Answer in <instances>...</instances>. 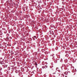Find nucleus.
<instances>
[{
    "label": "nucleus",
    "mask_w": 77,
    "mask_h": 77,
    "mask_svg": "<svg viewBox=\"0 0 77 77\" xmlns=\"http://www.w3.org/2000/svg\"><path fill=\"white\" fill-rule=\"evenodd\" d=\"M6 39H7V40L8 41V40H9V38L8 37H7L6 38Z\"/></svg>",
    "instance_id": "4"
},
{
    "label": "nucleus",
    "mask_w": 77,
    "mask_h": 77,
    "mask_svg": "<svg viewBox=\"0 0 77 77\" xmlns=\"http://www.w3.org/2000/svg\"><path fill=\"white\" fill-rule=\"evenodd\" d=\"M4 62V60H3L2 61H1L0 63L1 64V65H2L3 64V63Z\"/></svg>",
    "instance_id": "1"
},
{
    "label": "nucleus",
    "mask_w": 77,
    "mask_h": 77,
    "mask_svg": "<svg viewBox=\"0 0 77 77\" xmlns=\"http://www.w3.org/2000/svg\"><path fill=\"white\" fill-rule=\"evenodd\" d=\"M66 72L67 73V74H68V72Z\"/></svg>",
    "instance_id": "15"
},
{
    "label": "nucleus",
    "mask_w": 77,
    "mask_h": 77,
    "mask_svg": "<svg viewBox=\"0 0 77 77\" xmlns=\"http://www.w3.org/2000/svg\"><path fill=\"white\" fill-rule=\"evenodd\" d=\"M8 70H10V67H8Z\"/></svg>",
    "instance_id": "5"
},
{
    "label": "nucleus",
    "mask_w": 77,
    "mask_h": 77,
    "mask_svg": "<svg viewBox=\"0 0 77 77\" xmlns=\"http://www.w3.org/2000/svg\"><path fill=\"white\" fill-rule=\"evenodd\" d=\"M23 10H24V11H25V9H23Z\"/></svg>",
    "instance_id": "11"
},
{
    "label": "nucleus",
    "mask_w": 77,
    "mask_h": 77,
    "mask_svg": "<svg viewBox=\"0 0 77 77\" xmlns=\"http://www.w3.org/2000/svg\"><path fill=\"white\" fill-rule=\"evenodd\" d=\"M65 77H67V76H65Z\"/></svg>",
    "instance_id": "14"
},
{
    "label": "nucleus",
    "mask_w": 77,
    "mask_h": 77,
    "mask_svg": "<svg viewBox=\"0 0 77 77\" xmlns=\"http://www.w3.org/2000/svg\"><path fill=\"white\" fill-rule=\"evenodd\" d=\"M35 37H36V36H34L33 37V40H35Z\"/></svg>",
    "instance_id": "3"
},
{
    "label": "nucleus",
    "mask_w": 77,
    "mask_h": 77,
    "mask_svg": "<svg viewBox=\"0 0 77 77\" xmlns=\"http://www.w3.org/2000/svg\"><path fill=\"white\" fill-rule=\"evenodd\" d=\"M56 70H57V68H56Z\"/></svg>",
    "instance_id": "12"
},
{
    "label": "nucleus",
    "mask_w": 77,
    "mask_h": 77,
    "mask_svg": "<svg viewBox=\"0 0 77 77\" xmlns=\"http://www.w3.org/2000/svg\"><path fill=\"white\" fill-rule=\"evenodd\" d=\"M44 75V76H45H45H46V75Z\"/></svg>",
    "instance_id": "9"
},
{
    "label": "nucleus",
    "mask_w": 77,
    "mask_h": 77,
    "mask_svg": "<svg viewBox=\"0 0 77 77\" xmlns=\"http://www.w3.org/2000/svg\"><path fill=\"white\" fill-rule=\"evenodd\" d=\"M45 67H46V68H47V67H48L47 66H45Z\"/></svg>",
    "instance_id": "7"
},
{
    "label": "nucleus",
    "mask_w": 77,
    "mask_h": 77,
    "mask_svg": "<svg viewBox=\"0 0 77 77\" xmlns=\"http://www.w3.org/2000/svg\"><path fill=\"white\" fill-rule=\"evenodd\" d=\"M2 69V68H0V71H1Z\"/></svg>",
    "instance_id": "6"
},
{
    "label": "nucleus",
    "mask_w": 77,
    "mask_h": 77,
    "mask_svg": "<svg viewBox=\"0 0 77 77\" xmlns=\"http://www.w3.org/2000/svg\"><path fill=\"white\" fill-rule=\"evenodd\" d=\"M42 68H44V67H42Z\"/></svg>",
    "instance_id": "16"
},
{
    "label": "nucleus",
    "mask_w": 77,
    "mask_h": 77,
    "mask_svg": "<svg viewBox=\"0 0 77 77\" xmlns=\"http://www.w3.org/2000/svg\"><path fill=\"white\" fill-rule=\"evenodd\" d=\"M35 53V54H35V55H37V54H36V53Z\"/></svg>",
    "instance_id": "8"
},
{
    "label": "nucleus",
    "mask_w": 77,
    "mask_h": 77,
    "mask_svg": "<svg viewBox=\"0 0 77 77\" xmlns=\"http://www.w3.org/2000/svg\"><path fill=\"white\" fill-rule=\"evenodd\" d=\"M53 74H56V73H53Z\"/></svg>",
    "instance_id": "13"
},
{
    "label": "nucleus",
    "mask_w": 77,
    "mask_h": 77,
    "mask_svg": "<svg viewBox=\"0 0 77 77\" xmlns=\"http://www.w3.org/2000/svg\"><path fill=\"white\" fill-rule=\"evenodd\" d=\"M52 26H53V25H51V27H52Z\"/></svg>",
    "instance_id": "10"
},
{
    "label": "nucleus",
    "mask_w": 77,
    "mask_h": 77,
    "mask_svg": "<svg viewBox=\"0 0 77 77\" xmlns=\"http://www.w3.org/2000/svg\"><path fill=\"white\" fill-rule=\"evenodd\" d=\"M3 66H4V68H6L8 66L7 65H3Z\"/></svg>",
    "instance_id": "2"
}]
</instances>
